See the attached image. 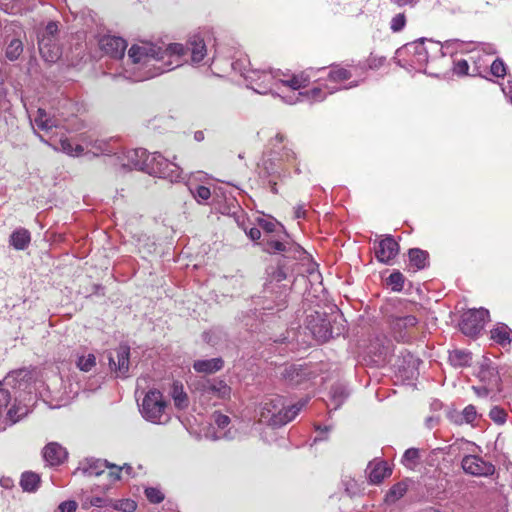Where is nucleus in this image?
<instances>
[{
	"label": "nucleus",
	"mask_w": 512,
	"mask_h": 512,
	"mask_svg": "<svg viewBox=\"0 0 512 512\" xmlns=\"http://www.w3.org/2000/svg\"><path fill=\"white\" fill-rule=\"evenodd\" d=\"M479 378L482 381H488L490 384L496 385L498 383V373L496 368L490 365H482L479 371Z\"/></svg>",
	"instance_id": "c756f323"
},
{
	"label": "nucleus",
	"mask_w": 512,
	"mask_h": 512,
	"mask_svg": "<svg viewBox=\"0 0 512 512\" xmlns=\"http://www.w3.org/2000/svg\"><path fill=\"white\" fill-rule=\"evenodd\" d=\"M30 241V232L24 228L15 230L10 236V244L17 250L26 249Z\"/></svg>",
	"instance_id": "4be33fe9"
},
{
	"label": "nucleus",
	"mask_w": 512,
	"mask_h": 512,
	"mask_svg": "<svg viewBox=\"0 0 512 512\" xmlns=\"http://www.w3.org/2000/svg\"><path fill=\"white\" fill-rule=\"evenodd\" d=\"M109 467L107 460L85 458L79 463L74 474L81 473L84 476H99Z\"/></svg>",
	"instance_id": "9b49d317"
},
{
	"label": "nucleus",
	"mask_w": 512,
	"mask_h": 512,
	"mask_svg": "<svg viewBox=\"0 0 512 512\" xmlns=\"http://www.w3.org/2000/svg\"><path fill=\"white\" fill-rule=\"evenodd\" d=\"M351 77L350 71L342 67H333L328 75L329 80L334 82H340L348 80Z\"/></svg>",
	"instance_id": "72a5a7b5"
},
{
	"label": "nucleus",
	"mask_w": 512,
	"mask_h": 512,
	"mask_svg": "<svg viewBox=\"0 0 512 512\" xmlns=\"http://www.w3.org/2000/svg\"><path fill=\"white\" fill-rule=\"evenodd\" d=\"M152 162H156V164L158 165V172L161 173L162 175L164 176H167L168 175V170H169V167H176L175 164L173 163H169L166 159H164L161 154L159 153H154L152 155Z\"/></svg>",
	"instance_id": "f704fd0d"
},
{
	"label": "nucleus",
	"mask_w": 512,
	"mask_h": 512,
	"mask_svg": "<svg viewBox=\"0 0 512 512\" xmlns=\"http://www.w3.org/2000/svg\"><path fill=\"white\" fill-rule=\"evenodd\" d=\"M491 73L495 77H504L506 74V66L501 59H496L491 64Z\"/></svg>",
	"instance_id": "a18cd8bd"
},
{
	"label": "nucleus",
	"mask_w": 512,
	"mask_h": 512,
	"mask_svg": "<svg viewBox=\"0 0 512 512\" xmlns=\"http://www.w3.org/2000/svg\"><path fill=\"white\" fill-rule=\"evenodd\" d=\"M192 193L198 203H204L211 197L210 189L202 185L197 186Z\"/></svg>",
	"instance_id": "a19ab883"
},
{
	"label": "nucleus",
	"mask_w": 512,
	"mask_h": 512,
	"mask_svg": "<svg viewBox=\"0 0 512 512\" xmlns=\"http://www.w3.org/2000/svg\"><path fill=\"white\" fill-rule=\"evenodd\" d=\"M146 497L151 503H160L164 500L162 492L156 488L150 487L145 490Z\"/></svg>",
	"instance_id": "c03bdc74"
},
{
	"label": "nucleus",
	"mask_w": 512,
	"mask_h": 512,
	"mask_svg": "<svg viewBox=\"0 0 512 512\" xmlns=\"http://www.w3.org/2000/svg\"><path fill=\"white\" fill-rule=\"evenodd\" d=\"M119 468L121 469V472L124 471L127 475H131L133 471L132 466L126 463L123 466H119Z\"/></svg>",
	"instance_id": "69168bd1"
},
{
	"label": "nucleus",
	"mask_w": 512,
	"mask_h": 512,
	"mask_svg": "<svg viewBox=\"0 0 512 512\" xmlns=\"http://www.w3.org/2000/svg\"><path fill=\"white\" fill-rule=\"evenodd\" d=\"M0 485L4 489H12L14 487V480L10 477H2L0 480Z\"/></svg>",
	"instance_id": "4d7b16f0"
},
{
	"label": "nucleus",
	"mask_w": 512,
	"mask_h": 512,
	"mask_svg": "<svg viewBox=\"0 0 512 512\" xmlns=\"http://www.w3.org/2000/svg\"><path fill=\"white\" fill-rule=\"evenodd\" d=\"M107 468L109 469L108 475L112 481L120 480L121 469L118 465L109 463V467Z\"/></svg>",
	"instance_id": "864d4df0"
},
{
	"label": "nucleus",
	"mask_w": 512,
	"mask_h": 512,
	"mask_svg": "<svg viewBox=\"0 0 512 512\" xmlns=\"http://www.w3.org/2000/svg\"><path fill=\"white\" fill-rule=\"evenodd\" d=\"M404 279L403 274L396 271L390 274L387 279V283L392 287V290L401 291L403 289Z\"/></svg>",
	"instance_id": "4c0bfd02"
},
{
	"label": "nucleus",
	"mask_w": 512,
	"mask_h": 512,
	"mask_svg": "<svg viewBox=\"0 0 512 512\" xmlns=\"http://www.w3.org/2000/svg\"><path fill=\"white\" fill-rule=\"evenodd\" d=\"M135 508H136V503L134 501L127 500L125 502V507L123 508V510L125 512H130V511L135 510Z\"/></svg>",
	"instance_id": "680f3d73"
},
{
	"label": "nucleus",
	"mask_w": 512,
	"mask_h": 512,
	"mask_svg": "<svg viewBox=\"0 0 512 512\" xmlns=\"http://www.w3.org/2000/svg\"><path fill=\"white\" fill-rule=\"evenodd\" d=\"M281 374L285 380L294 385L300 384L306 378L305 370L297 365L285 367Z\"/></svg>",
	"instance_id": "5701e85b"
},
{
	"label": "nucleus",
	"mask_w": 512,
	"mask_h": 512,
	"mask_svg": "<svg viewBox=\"0 0 512 512\" xmlns=\"http://www.w3.org/2000/svg\"><path fill=\"white\" fill-rule=\"evenodd\" d=\"M407 484L405 482H398L394 484L386 494L385 500L387 502H395L402 498L407 492Z\"/></svg>",
	"instance_id": "c85d7f7f"
},
{
	"label": "nucleus",
	"mask_w": 512,
	"mask_h": 512,
	"mask_svg": "<svg viewBox=\"0 0 512 512\" xmlns=\"http://www.w3.org/2000/svg\"><path fill=\"white\" fill-rule=\"evenodd\" d=\"M264 227V238H263V246L264 250L269 253L275 252H284L286 253V257L297 258L296 253H301V248L298 245H294L288 242H282L279 240H274L271 237V234L275 232L276 226H263Z\"/></svg>",
	"instance_id": "423d86ee"
},
{
	"label": "nucleus",
	"mask_w": 512,
	"mask_h": 512,
	"mask_svg": "<svg viewBox=\"0 0 512 512\" xmlns=\"http://www.w3.org/2000/svg\"><path fill=\"white\" fill-rule=\"evenodd\" d=\"M117 358V376L127 377L129 371L130 348L127 345H120L115 349Z\"/></svg>",
	"instance_id": "6ab92c4d"
},
{
	"label": "nucleus",
	"mask_w": 512,
	"mask_h": 512,
	"mask_svg": "<svg viewBox=\"0 0 512 512\" xmlns=\"http://www.w3.org/2000/svg\"><path fill=\"white\" fill-rule=\"evenodd\" d=\"M165 408L166 402L162 393L158 390H150L142 401L141 414L152 423H160Z\"/></svg>",
	"instance_id": "7ed1b4c3"
},
{
	"label": "nucleus",
	"mask_w": 512,
	"mask_h": 512,
	"mask_svg": "<svg viewBox=\"0 0 512 512\" xmlns=\"http://www.w3.org/2000/svg\"><path fill=\"white\" fill-rule=\"evenodd\" d=\"M183 52V44L180 43L170 44L165 50H162L161 47H157L152 43L141 42L140 44H134L130 47L128 57L133 64H141L149 68L143 76L136 79L137 81H143L180 66L179 60L174 64L172 61L164 62V59L166 56H179L183 54Z\"/></svg>",
	"instance_id": "f257e3e1"
},
{
	"label": "nucleus",
	"mask_w": 512,
	"mask_h": 512,
	"mask_svg": "<svg viewBox=\"0 0 512 512\" xmlns=\"http://www.w3.org/2000/svg\"><path fill=\"white\" fill-rule=\"evenodd\" d=\"M10 399V392L7 389L3 388L2 383L0 382V410L8 405Z\"/></svg>",
	"instance_id": "603ef678"
},
{
	"label": "nucleus",
	"mask_w": 512,
	"mask_h": 512,
	"mask_svg": "<svg viewBox=\"0 0 512 512\" xmlns=\"http://www.w3.org/2000/svg\"><path fill=\"white\" fill-rule=\"evenodd\" d=\"M307 95L314 100L324 99V96H322V90L320 88H313L311 91L307 92Z\"/></svg>",
	"instance_id": "6e6d98bb"
},
{
	"label": "nucleus",
	"mask_w": 512,
	"mask_h": 512,
	"mask_svg": "<svg viewBox=\"0 0 512 512\" xmlns=\"http://www.w3.org/2000/svg\"><path fill=\"white\" fill-rule=\"evenodd\" d=\"M469 70L468 62L464 59H460L454 62L453 72L456 75L463 76L467 75Z\"/></svg>",
	"instance_id": "49530a36"
},
{
	"label": "nucleus",
	"mask_w": 512,
	"mask_h": 512,
	"mask_svg": "<svg viewBox=\"0 0 512 512\" xmlns=\"http://www.w3.org/2000/svg\"><path fill=\"white\" fill-rule=\"evenodd\" d=\"M398 6L410 5L413 6L417 0H393Z\"/></svg>",
	"instance_id": "e2e57ef3"
},
{
	"label": "nucleus",
	"mask_w": 512,
	"mask_h": 512,
	"mask_svg": "<svg viewBox=\"0 0 512 512\" xmlns=\"http://www.w3.org/2000/svg\"><path fill=\"white\" fill-rule=\"evenodd\" d=\"M172 397L177 408L183 409L188 406V397L187 394L183 391L182 386H178L176 384L174 385Z\"/></svg>",
	"instance_id": "2f4dec72"
},
{
	"label": "nucleus",
	"mask_w": 512,
	"mask_h": 512,
	"mask_svg": "<svg viewBox=\"0 0 512 512\" xmlns=\"http://www.w3.org/2000/svg\"><path fill=\"white\" fill-rule=\"evenodd\" d=\"M26 414H27L26 407H18L16 405H13L7 412V416L12 424L18 422Z\"/></svg>",
	"instance_id": "58836bf2"
},
{
	"label": "nucleus",
	"mask_w": 512,
	"mask_h": 512,
	"mask_svg": "<svg viewBox=\"0 0 512 512\" xmlns=\"http://www.w3.org/2000/svg\"><path fill=\"white\" fill-rule=\"evenodd\" d=\"M108 360H109V366H110L111 370H114L117 373V358H116L115 350L113 352L109 353Z\"/></svg>",
	"instance_id": "13d9d810"
},
{
	"label": "nucleus",
	"mask_w": 512,
	"mask_h": 512,
	"mask_svg": "<svg viewBox=\"0 0 512 512\" xmlns=\"http://www.w3.org/2000/svg\"><path fill=\"white\" fill-rule=\"evenodd\" d=\"M105 503V500L100 498V497H94L92 500H91V504L95 507H102Z\"/></svg>",
	"instance_id": "0e129e2a"
},
{
	"label": "nucleus",
	"mask_w": 512,
	"mask_h": 512,
	"mask_svg": "<svg viewBox=\"0 0 512 512\" xmlns=\"http://www.w3.org/2000/svg\"><path fill=\"white\" fill-rule=\"evenodd\" d=\"M488 318L489 311L484 308L468 310L462 316L460 329L463 334L474 337L483 330Z\"/></svg>",
	"instance_id": "20e7f679"
},
{
	"label": "nucleus",
	"mask_w": 512,
	"mask_h": 512,
	"mask_svg": "<svg viewBox=\"0 0 512 512\" xmlns=\"http://www.w3.org/2000/svg\"><path fill=\"white\" fill-rule=\"evenodd\" d=\"M273 278L277 281V282H281L282 280H284L286 278V274L285 272L282 270V269H278L274 275H273Z\"/></svg>",
	"instance_id": "052dcab7"
},
{
	"label": "nucleus",
	"mask_w": 512,
	"mask_h": 512,
	"mask_svg": "<svg viewBox=\"0 0 512 512\" xmlns=\"http://www.w3.org/2000/svg\"><path fill=\"white\" fill-rule=\"evenodd\" d=\"M398 250V243L388 236L382 239L377 247H375V255L378 261L387 264L398 254Z\"/></svg>",
	"instance_id": "ddd939ff"
},
{
	"label": "nucleus",
	"mask_w": 512,
	"mask_h": 512,
	"mask_svg": "<svg viewBox=\"0 0 512 512\" xmlns=\"http://www.w3.org/2000/svg\"><path fill=\"white\" fill-rule=\"evenodd\" d=\"M406 24V17L404 13H399L391 19L390 28L393 32H400Z\"/></svg>",
	"instance_id": "37998d69"
},
{
	"label": "nucleus",
	"mask_w": 512,
	"mask_h": 512,
	"mask_svg": "<svg viewBox=\"0 0 512 512\" xmlns=\"http://www.w3.org/2000/svg\"><path fill=\"white\" fill-rule=\"evenodd\" d=\"M34 122L38 129L47 133L59 125L58 120L48 117L47 113L43 109H38Z\"/></svg>",
	"instance_id": "b1692460"
},
{
	"label": "nucleus",
	"mask_w": 512,
	"mask_h": 512,
	"mask_svg": "<svg viewBox=\"0 0 512 512\" xmlns=\"http://www.w3.org/2000/svg\"><path fill=\"white\" fill-rule=\"evenodd\" d=\"M213 420L215 424L221 429L226 428L230 423V418L220 412H215L213 414Z\"/></svg>",
	"instance_id": "09e8293b"
},
{
	"label": "nucleus",
	"mask_w": 512,
	"mask_h": 512,
	"mask_svg": "<svg viewBox=\"0 0 512 512\" xmlns=\"http://www.w3.org/2000/svg\"><path fill=\"white\" fill-rule=\"evenodd\" d=\"M23 52V45L19 39H13L6 48V57L14 61L19 58Z\"/></svg>",
	"instance_id": "7c9ffc66"
},
{
	"label": "nucleus",
	"mask_w": 512,
	"mask_h": 512,
	"mask_svg": "<svg viewBox=\"0 0 512 512\" xmlns=\"http://www.w3.org/2000/svg\"><path fill=\"white\" fill-rule=\"evenodd\" d=\"M314 215L313 211L305 209L303 205L294 208V220L314 221Z\"/></svg>",
	"instance_id": "ea45409f"
},
{
	"label": "nucleus",
	"mask_w": 512,
	"mask_h": 512,
	"mask_svg": "<svg viewBox=\"0 0 512 512\" xmlns=\"http://www.w3.org/2000/svg\"><path fill=\"white\" fill-rule=\"evenodd\" d=\"M39 483V475L31 471L24 472L20 479V486L26 492H34L38 488Z\"/></svg>",
	"instance_id": "a878e982"
},
{
	"label": "nucleus",
	"mask_w": 512,
	"mask_h": 512,
	"mask_svg": "<svg viewBox=\"0 0 512 512\" xmlns=\"http://www.w3.org/2000/svg\"><path fill=\"white\" fill-rule=\"evenodd\" d=\"M472 360L471 353L455 349L449 353V361L455 367L468 366Z\"/></svg>",
	"instance_id": "bb28decb"
},
{
	"label": "nucleus",
	"mask_w": 512,
	"mask_h": 512,
	"mask_svg": "<svg viewBox=\"0 0 512 512\" xmlns=\"http://www.w3.org/2000/svg\"><path fill=\"white\" fill-rule=\"evenodd\" d=\"M244 232L249 236L250 239L252 240H257V239H260L261 237V231L258 227L256 226H253L250 228V230L247 232L245 229H244Z\"/></svg>",
	"instance_id": "5fc2aeb1"
},
{
	"label": "nucleus",
	"mask_w": 512,
	"mask_h": 512,
	"mask_svg": "<svg viewBox=\"0 0 512 512\" xmlns=\"http://www.w3.org/2000/svg\"><path fill=\"white\" fill-rule=\"evenodd\" d=\"M490 333L491 339L503 347L509 345L512 341V330L506 324L499 323Z\"/></svg>",
	"instance_id": "412c9836"
},
{
	"label": "nucleus",
	"mask_w": 512,
	"mask_h": 512,
	"mask_svg": "<svg viewBox=\"0 0 512 512\" xmlns=\"http://www.w3.org/2000/svg\"><path fill=\"white\" fill-rule=\"evenodd\" d=\"M369 479L373 484H379L384 478L391 475L392 471L384 461L371 462L368 465Z\"/></svg>",
	"instance_id": "f3484780"
},
{
	"label": "nucleus",
	"mask_w": 512,
	"mask_h": 512,
	"mask_svg": "<svg viewBox=\"0 0 512 512\" xmlns=\"http://www.w3.org/2000/svg\"><path fill=\"white\" fill-rule=\"evenodd\" d=\"M419 450L416 448H409L405 451L402 457V463L409 468H412L419 460Z\"/></svg>",
	"instance_id": "c9c22d12"
},
{
	"label": "nucleus",
	"mask_w": 512,
	"mask_h": 512,
	"mask_svg": "<svg viewBox=\"0 0 512 512\" xmlns=\"http://www.w3.org/2000/svg\"><path fill=\"white\" fill-rule=\"evenodd\" d=\"M200 391L202 395H212L222 400L231 396V388L224 380L218 378L204 380L200 385Z\"/></svg>",
	"instance_id": "6e6552de"
},
{
	"label": "nucleus",
	"mask_w": 512,
	"mask_h": 512,
	"mask_svg": "<svg viewBox=\"0 0 512 512\" xmlns=\"http://www.w3.org/2000/svg\"><path fill=\"white\" fill-rule=\"evenodd\" d=\"M58 33V23L51 21L49 22L44 30L40 32L38 35H47L48 37L57 38Z\"/></svg>",
	"instance_id": "8fccbe9b"
},
{
	"label": "nucleus",
	"mask_w": 512,
	"mask_h": 512,
	"mask_svg": "<svg viewBox=\"0 0 512 512\" xmlns=\"http://www.w3.org/2000/svg\"><path fill=\"white\" fill-rule=\"evenodd\" d=\"M99 45L106 54L117 59L124 56L127 48V43L123 38L111 35L103 36Z\"/></svg>",
	"instance_id": "1a4fd4ad"
},
{
	"label": "nucleus",
	"mask_w": 512,
	"mask_h": 512,
	"mask_svg": "<svg viewBox=\"0 0 512 512\" xmlns=\"http://www.w3.org/2000/svg\"><path fill=\"white\" fill-rule=\"evenodd\" d=\"M77 509V503L69 500L62 502L55 512H75Z\"/></svg>",
	"instance_id": "3c124183"
},
{
	"label": "nucleus",
	"mask_w": 512,
	"mask_h": 512,
	"mask_svg": "<svg viewBox=\"0 0 512 512\" xmlns=\"http://www.w3.org/2000/svg\"><path fill=\"white\" fill-rule=\"evenodd\" d=\"M57 149H60L66 154L73 156L81 155L84 150L81 145H76L74 147L68 139H60L59 147Z\"/></svg>",
	"instance_id": "473e14b6"
},
{
	"label": "nucleus",
	"mask_w": 512,
	"mask_h": 512,
	"mask_svg": "<svg viewBox=\"0 0 512 512\" xmlns=\"http://www.w3.org/2000/svg\"><path fill=\"white\" fill-rule=\"evenodd\" d=\"M95 365L96 358L93 354L80 356L77 360V367L84 372H89Z\"/></svg>",
	"instance_id": "e433bc0d"
},
{
	"label": "nucleus",
	"mask_w": 512,
	"mask_h": 512,
	"mask_svg": "<svg viewBox=\"0 0 512 512\" xmlns=\"http://www.w3.org/2000/svg\"><path fill=\"white\" fill-rule=\"evenodd\" d=\"M490 418L497 424H504L506 421L507 413L504 409L495 406L489 412Z\"/></svg>",
	"instance_id": "79ce46f5"
},
{
	"label": "nucleus",
	"mask_w": 512,
	"mask_h": 512,
	"mask_svg": "<svg viewBox=\"0 0 512 512\" xmlns=\"http://www.w3.org/2000/svg\"><path fill=\"white\" fill-rule=\"evenodd\" d=\"M408 255L410 265L413 266L415 270H421L427 266L429 254L426 251L413 248L409 250Z\"/></svg>",
	"instance_id": "393cba45"
},
{
	"label": "nucleus",
	"mask_w": 512,
	"mask_h": 512,
	"mask_svg": "<svg viewBox=\"0 0 512 512\" xmlns=\"http://www.w3.org/2000/svg\"><path fill=\"white\" fill-rule=\"evenodd\" d=\"M224 361L222 358H212L207 360H197L193 364L195 371L199 373H215L223 368Z\"/></svg>",
	"instance_id": "aec40b11"
},
{
	"label": "nucleus",
	"mask_w": 512,
	"mask_h": 512,
	"mask_svg": "<svg viewBox=\"0 0 512 512\" xmlns=\"http://www.w3.org/2000/svg\"><path fill=\"white\" fill-rule=\"evenodd\" d=\"M473 389L476 391V393L478 395H487L488 394V389L483 387V388H476V387H473Z\"/></svg>",
	"instance_id": "774afa93"
},
{
	"label": "nucleus",
	"mask_w": 512,
	"mask_h": 512,
	"mask_svg": "<svg viewBox=\"0 0 512 512\" xmlns=\"http://www.w3.org/2000/svg\"><path fill=\"white\" fill-rule=\"evenodd\" d=\"M271 77L293 90H298L307 86L310 81V77L306 72L288 76L286 73L277 70L273 74L271 73Z\"/></svg>",
	"instance_id": "f8f14e48"
},
{
	"label": "nucleus",
	"mask_w": 512,
	"mask_h": 512,
	"mask_svg": "<svg viewBox=\"0 0 512 512\" xmlns=\"http://www.w3.org/2000/svg\"><path fill=\"white\" fill-rule=\"evenodd\" d=\"M461 467L466 474L475 477H489L494 474L495 466L477 455H466L461 460Z\"/></svg>",
	"instance_id": "39448f33"
},
{
	"label": "nucleus",
	"mask_w": 512,
	"mask_h": 512,
	"mask_svg": "<svg viewBox=\"0 0 512 512\" xmlns=\"http://www.w3.org/2000/svg\"><path fill=\"white\" fill-rule=\"evenodd\" d=\"M331 322L330 319L317 314L316 317H312L309 321L308 328L317 341L326 342L334 337V335L340 334V329L337 328V331H335Z\"/></svg>",
	"instance_id": "0eeeda50"
},
{
	"label": "nucleus",
	"mask_w": 512,
	"mask_h": 512,
	"mask_svg": "<svg viewBox=\"0 0 512 512\" xmlns=\"http://www.w3.org/2000/svg\"><path fill=\"white\" fill-rule=\"evenodd\" d=\"M237 213H239L240 215L238 216V218L236 219L237 223L238 224H243L244 223V219H240V217L244 218V214H243V211L238 207L237 208V212H234V214L236 215Z\"/></svg>",
	"instance_id": "338daca9"
},
{
	"label": "nucleus",
	"mask_w": 512,
	"mask_h": 512,
	"mask_svg": "<svg viewBox=\"0 0 512 512\" xmlns=\"http://www.w3.org/2000/svg\"><path fill=\"white\" fill-rule=\"evenodd\" d=\"M304 405L305 402H299L286 408L280 396L269 398L262 404L259 420L270 426L280 427L292 421Z\"/></svg>",
	"instance_id": "f03ea898"
},
{
	"label": "nucleus",
	"mask_w": 512,
	"mask_h": 512,
	"mask_svg": "<svg viewBox=\"0 0 512 512\" xmlns=\"http://www.w3.org/2000/svg\"><path fill=\"white\" fill-rule=\"evenodd\" d=\"M330 396L331 402L334 405V409H337L348 397V391L344 385L336 384L331 387Z\"/></svg>",
	"instance_id": "cd10ccee"
},
{
	"label": "nucleus",
	"mask_w": 512,
	"mask_h": 512,
	"mask_svg": "<svg viewBox=\"0 0 512 512\" xmlns=\"http://www.w3.org/2000/svg\"><path fill=\"white\" fill-rule=\"evenodd\" d=\"M126 158L127 161L122 163L123 167L143 170L149 159V154L145 149L139 148L128 151Z\"/></svg>",
	"instance_id": "dca6fc26"
},
{
	"label": "nucleus",
	"mask_w": 512,
	"mask_h": 512,
	"mask_svg": "<svg viewBox=\"0 0 512 512\" xmlns=\"http://www.w3.org/2000/svg\"><path fill=\"white\" fill-rule=\"evenodd\" d=\"M417 323L418 320L413 315L394 316L390 322L392 330L398 333L401 339L404 338L403 331L415 327Z\"/></svg>",
	"instance_id": "a211bd4d"
},
{
	"label": "nucleus",
	"mask_w": 512,
	"mask_h": 512,
	"mask_svg": "<svg viewBox=\"0 0 512 512\" xmlns=\"http://www.w3.org/2000/svg\"><path fill=\"white\" fill-rule=\"evenodd\" d=\"M56 40L57 38L48 37L47 35H38L39 51L47 62L54 63L60 58L61 51Z\"/></svg>",
	"instance_id": "9d476101"
},
{
	"label": "nucleus",
	"mask_w": 512,
	"mask_h": 512,
	"mask_svg": "<svg viewBox=\"0 0 512 512\" xmlns=\"http://www.w3.org/2000/svg\"><path fill=\"white\" fill-rule=\"evenodd\" d=\"M462 416L466 423H473L477 418V411L475 406L468 405L462 411Z\"/></svg>",
	"instance_id": "de8ad7c7"
},
{
	"label": "nucleus",
	"mask_w": 512,
	"mask_h": 512,
	"mask_svg": "<svg viewBox=\"0 0 512 512\" xmlns=\"http://www.w3.org/2000/svg\"><path fill=\"white\" fill-rule=\"evenodd\" d=\"M43 458L51 466H57L67 458V451L57 442L48 443L42 451Z\"/></svg>",
	"instance_id": "2eb2a0df"
},
{
	"label": "nucleus",
	"mask_w": 512,
	"mask_h": 512,
	"mask_svg": "<svg viewBox=\"0 0 512 512\" xmlns=\"http://www.w3.org/2000/svg\"><path fill=\"white\" fill-rule=\"evenodd\" d=\"M287 288L285 286L282 287V290L280 292V296H279V301H278V306H284L285 304V298L287 296Z\"/></svg>",
	"instance_id": "bf43d9fd"
},
{
	"label": "nucleus",
	"mask_w": 512,
	"mask_h": 512,
	"mask_svg": "<svg viewBox=\"0 0 512 512\" xmlns=\"http://www.w3.org/2000/svg\"><path fill=\"white\" fill-rule=\"evenodd\" d=\"M184 52L181 55H174L177 58H180L181 56L185 55L187 51L191 52V60L193 63H199L201 62L204 57L206 56L207 50L206 45L204 43L203 38L200 37V35H193L189 38L187 42V46L184 47Z\"/></svg>",
	"instance_id": "4468645a"
}]
</instances>
